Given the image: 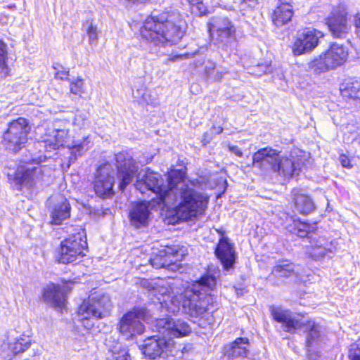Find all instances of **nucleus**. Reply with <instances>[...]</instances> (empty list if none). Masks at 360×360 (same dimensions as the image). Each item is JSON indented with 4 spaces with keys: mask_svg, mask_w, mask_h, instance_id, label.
I'll list each match as a JSON object with an SVG mask.
<instances>
[{
    "mask_svg": "<svg viewBox=\"0 0 360 360\" xmlns=\"http://www.w3.org/2000/svg\"><path fill=\"white\" fill-rule=\"evenodd\" d=\"M193 182H186L182 170H172L164 185L161 176L147 169L137 175L135 187L141 193L155 195L151 201L134 203L129 211L131 224L136 229L146 226L150 216V206L157 205L162 210L174 209L181 221L191 220L203 213L208 204V197L194 188Z\"/></svg>",
    "mask_w": 360,
    "mask_h": 360,
    "instance_id": "nucleus-1",
    "label": "nucleus"
},
{
    "mask_svg": "<svg viewBox=\"0 0 360 360\" xmlns=\"http://www.w3.org/2000/svg\"><path fill=\"white\" fill-rule=\"evenodd\" d=\"M141 284L157 297L161 308L168 313L175 314L181 305L184 313L191 317H198L209 310L213 302L210 291L215 288L217 279L214 276L204 275L179 295L174 294L173 283L165 279L143 280Z\"/></svg>",
    "mask_w": 360,
    "mask_h": 360,
    "instance_id": "nucleus-2",
    "label": "nucleus"
},
{
    "mask_svg": "<svg viewBox=\"0 0 360 360\" xmlns=\"http://www.w3.org/2000/svg\"><path fill=\"white\" fill-rule=\"evenodd\" d=\"M309 154L299 150L292 151L289 157L283 156L272 148H263L252 156V166L262 174H276L283 179L298 175L308 162Z\"/></svg>",
    "mask_w": 360,
    "mask_h": 360,
    "instance_id": "nucleus-3",
    "label": "nucleus"
},
{
    "mask_svg": "<svg viewBox=\"0 0 360 360\" xmlns=\"http://www.w3.org/2000/svg\"><path fill=\"white\" fill-rule=\"evenodd\" d=\"M184 23L179 15L151 16L141 27L140 34L143 39L155 46L175 44L184 36Z\"/></svg>",
    "mask_w": 360,
    "mask_h": 360,
    "instance_id": "nucleus-4",
    "label": "nucleus"
},
{
    "mask_svg": "<svg viewBox=\"0 0 360 360\" xmlns=\"http://www.w3.org/2000/svg\"><path fill=\"white\" fill-rule=\"evenodd\" d=\"M112 304L108 295L104 294H91L88 299L84 300L78 308L77 314L80 321H87L84 326L91 329L93 323L91 319H103L110 314Z\"/></svg>",
    "mask_w": 360,
    "mask_h": 360,
    "instance_id": "nucleus-5",
    "label": "nucleus"
},
{
    "mask_svg": "<svg viewBox=\"0 0 360 360\" xmlns=\"http://www.w3.org/2000/svg\"><path fill=\"white\" fill-rule=\"evenodd\" d=\"M150 318L149 311L145 307H134L120 318L117 330L126 340L132 339L134 335L144 333L143 322L149 321Z\"/></svg>",
    "mask_w": 360,
    "mask_h": 360,
    "instance_id": "nucleus-6",
    "label": "nucleus"
},
{
    "mask_svg": "<svg viewBox=\"0 0 360 360\" xmlns=\"http://www.w3.org/2000/svg\"><path fill=\"white\" fill-rule=\"evenodd\" d=\"M30 130L28 122L23 117L10 122L4 136V146L15 153L19 151L27 143Z\"/></svg>",
    "mask_w": 360,
    "mask_h": 360,
    "instance_id": "nucleus-7",
    "label": "nucleus"
},
{
    "mask_svg": "<svg viewBox=\"0 0 360 360\" xmlns=\"http://www.w3.org/2000/svg\"><path fill=\"white\" fill-rule=\"evenodd\" d=\"M8 176L17 190L20 191L23 187L31 188L42 179L43 167L40 165H20L13 174H8Z\"/></svg>",
    "mask_w": 360,
    "mask_h": 360,
    "instance_id": "nucleus-8",
    "label": "nucleus"
},
{
    "mask_svg": "<svg viewBox=\"0 0 360 360\" xmlns=\"http://www.w3.org/2000/svg\"><path fill=\"white\" fill-rule=\"evenodd\" d=\"M86 246V242L80 233L70 236L60 243L58 262L68 264L82 258L84 255L83 250Z\"/></svg>",
    "mask_w": 360,
    "mask_h": 360,
    "instance_id": "nucleus-9",
    "label": "nucleus"
},
{
    "mask_svg": "<svg viewBox=\"0 0 360 360\" xmlns=\"http://www.w3.org/2000/svg\"><path fill=\"white\" fill-rule=\"evenodd\" d=\"M154 327L164 338H178L188 335L191 328L189 324L181 319L174 321L170 318L158 319L155 321Z\"/></svg>",
    "mask_w": 360,
    "mask_h": 360,
    "instance_id": "nucleus-10",
    "label": "nucleus"
},
{
    "mask_svg": "<svg viewBox=\"0 0 360 360\" xmlns=\"http://www.w3.org/2000/svg\"><path fill=\"white\" fill-rule=\"evenodd\" d=\"M114 169L108 162L101 165L96 171L93 182L94 189L96 195L102 198L110 197L113 195Z\"/></svg>",
    "mask_w": 360,
    "mask_h": 360,
    "instance_id": "nucleus-11",
    "label": "nucleus"
},
{
    "mask_svg": "<svg viewBox=\"0 0 360 360\" xmlns=\"http://www.w3.org/2000/svg\"><path fill=\"white\" fill-rule=\"evenodd\" d=\"M209 30L221 43H228L230 40L236 39L237 29L226 17H212L210 20Z\"/></svg>",
    "mask_w": 360,
    "mask_h": 360,
    "instance_id": "nucleus-12",
    "label": "nucleus"
},
{
    "mask_svg": "<svg viewBox=\"0 0 360 360\" xmlns=\"http://www.w3.org/2000/svg\"><path fill=\"white\" fill-rule=\"evenodd\" d=\"M324 36L321 31L307 28L297 34L292 46V52L300 56L313 51L319 44V39Z\"/></svg>",
    "mask_w": 360,
    "mask_h": 360,
    "instance_id": "nucleus-13",
    "label": "nucleus"
},
{
    "mask_svg": "<svg viewBox=\"0 0 360 360\" xmlns=\"http://www.w3.org/2000/svg\"><path fill=\"white\" fill-rule=\"evenodd\" d=\"M328 30L335 38H344L351 30V25L347 20L346 9L340 6L333 9L326 18Z\"/></svg>",
    "mask_w": 360,
    "mask_h": 360,
    "instance_id": "nucleus-14",
    "label": "nucleus"
},
{
    "mask_svg": "<svg viewBox=\"0 0 360 360\" xmlns=\"http://www.w3.org/2000/svg\"><path fill=\"white\" fill-rule=\"evenodd\" d=\"M115 159L117 162V176L120 179L119 188L120 191H124L137 173L138 165L132 158H127L123 153L117 154Z\"/></svg>",
    "mask_w": 360,
    "mask_h": 360,
    "instance_id": "nucleus-15",
    "label": "nucleus"
},
{
    "mask_svg": "<svg viewBox=\"0 0 360 360\" xmlns=\"http://www.w3.org/2000/svg\"><path fill=\"white\" fill-rule=\"evenodd\" d=\"M271 314L273 319L281 323L282 329L287 333H294L300 329L302 322L296 319L292 312L281 307H271Z\"/></svg>",
    "mask_w": 360,
    "mask_h": 360,
    "instance_id": "nucleus-16",
    "label": "nucleus"
},
{
    "mask_svg": "<svg viewBox=\"0 0 360 360\" xmlns=\"http://www.w3.org/2000/svg\"><path fill=\"white\" fill-rule=\"evenodd\" d=\"M168 345L165 338L156 339L155 336L148 338L144 343L139 346L140 349L145 356L155 359L160 357L167 352Z\"/></svg>",
    "mask_w": 360,
    "mask_h": 360,
    "instance_id": "nucleus-17",
    "label": "nucleus"
},
{
    "mask_svg": "<svg viewBox=\"0 0 360 360\" xmlns=\"http://www.w3.org/2000/svg\"><path fill=\"white\" fill-rule=\"evenodd\" d=\"M215 255L220 260L224 270L229 271L233 268L236 259V253L233 245L229 242L227 238L223 237L215 249Z\"/></svg>",
    "mask_w": 360,
    "mask_h": 360,
    "instance_id": "nucleus-18",
    "label": "nucleus"
},
{
    "mask_svg": "<svg viewBox=\"0 0 360 360\" xmlns=\"http://www.w3.org/2000/svg\"><path fill=\"white\" fill-rule=\"evenodd\" d=\"M322 54L327 60L328 65H330V68L333 70L345 63L348 56V51L343 45L333 43Z\"/></svg>",
    "mask_w": 360,
    "mask_h": 360,
    "instance_id": "nucleus-19",
    "label": "nucleus"
},
{
    "mask_svg": "<svg viewBox=\"0 0 360 360\" xmlns=\"http://www.w3.org/2000/svg\"><path fill=\"white\" fill-rule=\"evenodd\" d=\"M249 340L245 338H236L224 347V356L227 360H243L248 352Z\"/></svg>",
    "mask_w": 360,
    "mask_h": 360,
    "instance_id": "nucleus-20",
    "label": "nucleus"
},
{
    "mask_svg": "<svg viewBox=\"0 0 360 360\" xmlns=\"http://www.w3.org/2000/svg\"><path fill=\"white\" fill-rule=\"evenodd\" d=\"M65 287L51 283L44 290V299L54 307L62 309L66 301Z\"/></svg>",
    "mask_w": 360,
    "mask_h": 360,
    "instance_id": "nucleus-21",
    "label": "nucleus"
},
{
    "mask_svg": "<svg viewBox=\"0 0 360 360\" xmlns=\"http://www.w3.org/2000/svg\"><path fill=\"white\" fill-rule=\"evenodd\" d=\"M306 333V347L308 352L314 350L321 338V326L311 320L302 321L300 328Z\"/></svg>",
    "mask_w": 360,
    "mask_h": 360,
    "instance_id": "nucleus-22",
    "label": "nucleus"
},
{
    "mask_svg": "<svg viewBox=\"0 0 360 360\" xmlns=\"http://www.w3.org/2000/svg\"><path fill=\"white\" fill-rule=\"evenodd\" d=\"M292 6L287 2H278L271 14V20L276 27H282L288 24L293 16Z\"/></svg>",
    "mask_w": 360,
    "mask_h": 360,
    "instance_id": "nucleus-23",
    "label": "nucleus"
},
{
    "mask_svg": "<svg viewBox=\"0 0 360 360\" xmlns=\"http://www.w3.org/2000/svg\"><path fill=\"white\" fill-rule=\"evenodd\" d=\"M178 250L172 247H166L160 250V254L150 259V264L155 269L168 268L172 269V266L174 265L171 257H176Z\"/></svg>",
    "mask_w": 360,
    "mask_h": 360,
    "instance_id": "nucleus-24",
    "label": "nucleus"
},
{
    "mask_svg": "<svg viewBox=\"0 0 360 360\" xmlns=\"http://www.w3.org/2000/svg\"><path fill=\"white\" fill-rule=\"evenodd\" d=\"M132 97L134 101L142 105L155 103V98L142 81L134 83L132 89Z\"/></svg>",
    "mask_w": 360,
    "mask_h": 360,
    "instance_id": "nucleus-25",
    "label": "nucleus"
},
{
    "mask_svg": "<svg viewBox=\"0 0 360 360\" xmlns=\"http://www.w3.org/2000/svg\"><path fill=\"white\" fill-rule=\"evenodd\" d=\"M93 146L91 140L89 136H86L81 141H73L68 144L67 147L70 151V162H75L78 157L82 156Z\"/></svg>",
    "mask_w": 360,
    "mask_h": 360,
    "instance_id": "nucleus-26",
    "label": "nucleus"
},
{
    "mask_svg": "<svg viewBox=\"0 0 360 360\" xmlns=\"http://www.w3.org/2000/svg\"><path fill=\"white\" fill-rule=\"evenodd\" d=\"M70 216V205L63 196H60L53 207L51 213L52 221L55 224H59L62 221Z\"/></svg>",
    "mask_w": 360,
    "mask_h": 360,
    "instance_id": "nucleus-27",
    "label": "nucleus"
},
{
    "mask_svg": "<svg viewBox=\"0 0 360 360\" xmlns=\"http://www.w3.org/2000/svg\"><path fill=\"white\" fill-rule=\"evenodd\" d=\"M293 195L295 207L300 214H307L314 210V203L308 195L300 193L297 190L293 191Z\"/></svg>",
    "mask_w": 360,
    "mask_h": 360,
    "instance_id": "nucleus-28",
    "label": "nucleus"
},
{
    "mask_svg": "<svg viewBox=\"0 0 360 360\" xmlns=\"http://www.w3.org/2000/svg\"><path fill=\"white\" fill-rule=\"evenodd\" d=\"M344 98L360 101V79H351L343 84L340 88Z\"/></svg>",
    "mask_w": 360,
    "mask_h": 360,
    "instance_id": "nucleus-29",
    "label": "nucleus"
},
{
    "mask_svg": "<svg viewBox=\"0 0 360 360\" xmlns=\"http://www.w3.org/2000/svg\"><path fill=\"white\" fill-rule=\"evenodd\" d=\"M295 266L293 263L288 260H283L278 262L273 268L271 276L281 278H286L292 276L295 274Z\"/></svg>",
    "mask_w": 360,
    "mask_h": 360,
    "instance_id": "nucleus-30",
    "label": "nucleus"
},
{
    "mask_svg": "<svg viewBox=\"0 0 360 360\" xmlns=\"http://www.w3.org/2000/svg\"><path fill=\"white\" fill-rule=\"evenodd\" d=\"M29 347L30 341L24 338L13 339L2 345L3 349L7 348L13 355L25 352Z\"/></svg>",
    "mask_w": 360,
    "mask_h": 360,
    "instance_id": "nucleus-31",
    "label": "nucleus"
},
{
    "mask_svg": "<svg viewBox=\"0 0 360 360\" xmlns=\"http://www.w3.org/2000/svg\"><path fill=\"white\" fill-rule=\"evenodd\" d=\"M41 141L44 143V146L46 150L51 151L58 149V143L53 123L46 127L45 132L41 136Z\"/></svg>",
    "mask_w": 360,
    "mask_h": 360,
    "instance_id": "nucleus-32",
    "label": "nucleus"
},
{
    "mask_svg": "<svg viewBox=\"0 0 360 360\" xmlns=\"http://www.w3.org/2000/svg\"><path fill=\"white\" fill-rule=\"evenodd\" d=\"M316 224H309L300 220H293V225L289 231L300 238H304L308 236L310 233L314 232L316 229Z\"/></svg>",
    "mask_w": 360,
    "mask_h": 360,
    "instance_id": "nucleus-33",
    "label": "nucleus"
},
{
    "mask_svg": "<svg viewBox=\"0 0 360 360\" xmlns=\"http://www.w3.org/2000/svg\"><path fill=\"white\" fill-rule=\"evenodd\" d=\"M89 114L85 110H77L72 121L75 130L86 129L90 127Z\"/></svg>",
    "mask_w": 360,
    "mask_h": 360,
    "instance_id": "nucleus-34",
    "label": "nucleus"
},
{
    "mask_svg": "<svg viewBox=\"0 0 360 360\" xmlns=\"http://www.w3.org/2000/svg\"><path fill=\"white\" fill-rule=\"evenodd\" d=\"M106 345L109 347V351L112 353V359L115 360H131L127 349L122 346L120 342L110 345V340H106Z\"/></svg>",
    "mask_w": 360,
    "mask_h": 360,
    "instance_id": "nucleus-35",
    "label": "nucleus"
},
{
    "mask_svg": "<svg viewBox=\"0 0 360 360\" xmlns=\"http://www.w3.org/2000/svg\"><path fill=\"white\" fill-rule=\"evenodd\" d=\"M62 122L63 121L61 120H56L53 123L58 143V149L60 146H64L69 139L68 130L61 128Z\"/></svg>",
    "mask_w": 360,
    "mask_h": 360,
    "instance_id": "nucleus-36",
    "label": "nucleus"
},
{
    "mask_svg": "<svg viewBox=\"0 0 360 360\" xmlns=\"http://www.w3.org/2000/svg\"><path fill=\"white\" fill-rule=\"evenodd\" d=\"M328 65V63L327 60L321 53L319 58L314 59L309 63V67L313 72L316 74H320L329 70H333L330 68V66Z\"/></svg>",
    "mask_w": 360,
    "mask_h": 360,
    "instance_id": "nucleus-37",
    "label": "nucleus"
},
{
    "mask_svg": "<svg viewBox=\"0 0 360 360\" xmlns=\"http://www.w3.org/2000/svg\"><path fill=\"white\" fill-rule=\"evenodd\" d=\"M310 254L314 259H320L326 256L330 257L332 251L321 243H319V245L311 247Z\"/></svg>",
    "mask_w": 360,
    "mask_h": 360,
    "instance_id": "nucleus-38",
    "label": "nucleus"
},
{
    "mask_svg": "<svg viewBox=\"0 0 360 360\" xmlns=\"http://www.w3.org/2000/svg\"><path fill=\"white\" fill-rule=\"evenodd\" d=\"M191 5L192 13L198 15H205L208 11L202 0H186Z\"/></svg>",
    "mask_w": 360,
    "mask_h": 360,
    "instance_id": "nucleus-39",
    "label": "nucleus"
},
{
    "mask_svg": "<svg viewBox=\"0 0 360 360\" xmlns=\"http://www.w3.org/2000/svg\"><path fill=\"white\" fill-rule=\"evenodd\" d=\"M7 46L6 44L0 40V68L2 71L5 70L4 74L7 75Z\"/></svg>",
    "mask_w": 360,
    "mask_h": 360,
    "instance_id": "nucleus-40",
    "label": "nucleus"
},
{
    "mask_svg": "<svg viewBox=\"0 0 360 360\" xmlns=\"http://www.w3.org/2000/svg\"><path fill=\"white\" fill-rule=\"evenodd\" d=\"M70 91L75 95H81L84 93V83L83 79L78 78L75 82L70 84Z\"/></svg>",
    "mask_w": 360,
    "mask_h": 360,
    "instance_id": "nucleus-41",
    "label": "nucleus"
},
{
    "mask_svg": "<svg viewBox=\"0 0 360 360\" xmlns=\"http://www.w3.org/2000/svg\"><path fill=\"white\" fill-rule=\"evenodd\" d=\"M349 357L351 360H360V339L351 345L349 350Z\"/></svg>",
    "mask_w": 360,
    "mask_h": 360,
    "instance_id": "nucleus-42",
    "label": "nucleus"
},
{
    "mask_svg": "<svg viewBox=\"0 0 360 360\" xmlns=\"http://www.w3.org/2000/svg\"><path fill=\"white\" fill-rule=\"evenodd\" d=\"M86 34L89 37V43L91 44H94L97 41L98 31L96 27H94L91 23L89 25L86 30Z\"/></svg>",
    "mask_w": 360,
    "mask_h": 360,
    "instance_id": "nucleus-43",
    "label": "nucleus"
},
{
    "mask_svg": "<svg viewBox=\"0 0 360 360\" xmlns=\"http://www.w3.org/2000/svg\"><path fill=\"white\" fill-rule=\"evenodd\" d=\"M214 70H215V63L213 61L208 60L206 62V64L205 66V73L209 79H210L211 77L212 76V74L214 73Z\"/></svg>",
    "mask_w": 360,
    "mask_h": 360,
    "instance_id": "nucleus-44",
    "label": "nucleus"
},
{
    "mask_svg": "<svg viewBox=\"0 0 360 360\" xmlns=\"http://www.w3.org/2000/svg\"><path fill=\"white\" fill-rule=\"evenodd\" d=\"M56 70V78L61 80L68 79L69 75V70L67 68L60 67V68H54Z\"/></svg>",
    "mask_w": 360,
    "mask_h": 360,
    "instance_id": "nucleus-45",
    "label": "nucleus"
},
{
    "mask_svg": "<svg viewBox=\"0 0 360 360\" xmlns=\"http://www.w3.org/2000/svg\"><path fill=\"white\" fill-rule=\"evenodd\" d=\"M339 160L342 167L346 168H351L352 165H351L350 160L348 157L344 154L340 155Z\"/></svg>",
    "mask_w": 360,
    "mask_h": 360,
    "instance_id": "nucleus-46",
    "label": "nucleus"
},
{
    "mask_svg": "<svg viewBox=\"0 0 360 360\" xmlns=\"http://www.w3.org/2000/svg\"><path fill=\"white\" fill-rule=\"evenodd\" d=\"M257 68H259V70L258 72H257L256 70H254L252 72L253 74L257 76H260L262 74L267 73L270 71V68L268 65H258Z\"/></svg>",
    "mask_w": 360,
    "mask_h": 360,
    "instance_id": "nucleus-47",
    "label": "nucleus"
},
{
    "mask_svg": "<svg viewBox=\"0 0 360 360\" xmlns=\"http://www.w3.org/2000/svg\"><path fill=\"white\" fill-rule=\"evenodd\" d=\"M226 72V71L224 70H217L215 74H212V76L210 78V80L212 81H220Z\"/></svg>",
    "mask_w": 360,
    "mask_h": 360,
    "instance_id": "nucleus-48",
    "label": "nucleus"
},
{
    "mask_svg": "<svg viewBox=\"0 0 360 360\" xmlns=\"http://www.w3.org/2000/svg\"><path fill=\"white\" fill-rule=\"evenodd\" d=\"M229 149L231 153H234L238 157H242L243 153L238 146H229Z\"/></svg>",
    "mask_w": 360,
    "mask_h": 360,
    "instance_id": "nucleus-49",
    "label": "nucleus"
},
{
    "mask_svg": "<svg viewBox=\"0 0 360 360\" xmlns=\"http://www.w3.org/2000/svg\"><path fill=\"white\" fill-rule=\"evenodd\" d=\"M354 26L356 29L357 34L360 37V13H357L354 16Z\"/></svg>",
    "mask_w": 360,
    "mask_h": 360,
    "instance_id": "nucleus-50",
    "label": "nucleus"
},
{
    "mask_svg": "<svg viewBox=\"0 0 360 360\" xmlns=\"http://www.w3.org/2000/svg\"><path fill=\"white\" fill-rule=\"evenodd\" d=\"M188 54L175 55L168 59L169 61H175L179 59L186 58Z\"/></svg>",
    "mask_w": 360,
    "mask_h": 360,
    "instance_id": "nucleus-51",
    "label": "nucleus"
}]
</instances>
